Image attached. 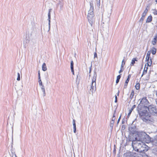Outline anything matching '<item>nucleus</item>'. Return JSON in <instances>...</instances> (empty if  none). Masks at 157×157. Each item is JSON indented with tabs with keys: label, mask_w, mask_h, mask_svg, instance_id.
<instances>
[{
	"label": "nucleus",
	"mask_w": 157,
	"mask_h": 157,
	"mask_svg": "<svg viewBox=\"0 0 157 157\" xmlns=\"http://www.w3.org/2000/svg\"><path fill=\"white\" fill-rule=\"evenodd\" d=\"M148 108L147 106L143 107L139 113L141 119L144 122H148L151 120V115L148 111Z\"/></svg>",
	"instance_id": "f257e3e1"
},
{
	"label": "nucleus",
	"mask_w": 157,
	"mask_h": 157,
	"mask_svg": "<svg viewBox=\"0 0 157 157\" xmlns=\"http://www.w3.org/2000/svg\"><path fill=\"white\" fill-rule=\"evenodd\" d=\"M137 135L140 137V140H143L145 143H149L151 142V138L145 132H140L138 133Z\"/></svg>",
	"instance_id": "f03ea898"
},
{
	"label": "nucleus",
	"mask_w": 157,
	"mask_h": 157,
	"mask_svg": "<svg viewBox=\"0 0 157 157\" xmlns=\"http://www.w3.org/2000/svg\"><path fill=\"white\" fill-rule=\"evenodd\" d=\"M139 140H137L136 137L135 138V140H133L132 142V145L134 149L137 151H138L139 150L143 142L141 140H140V137L139 138Z\"/></svg>",
	"instance_id": "7ed1b4c3"
},
{
	"label": "nucleus",
	"mask_w": 157,
	"mask_h": 157,
	"mask_svg": "<svg viewBox=\"0 0 157 157\" xmlns=\"http://www.w3.org/2000/svg\"><path fill=\"white\" fill-rule=\"evenodd\" d=\"M151 52L150 51H148L147 53L145 59V62H146V64L147 65V66L150 67L152 64V60L151 58L150 57Z\"/></svg>",
	"instance_id": "20e7f679"
},
{
	"label": "nucleus",
	"mask_w": 157,
	"mask_h": 157,
	"mask_svg": "<svg viewBox=\"0 0 157 157\" xmlns=\"http://www.w3.org/2000/svg\"><path fill=\"white\" fill-rule=\"evenodd\" d=\"M138 152L141 153H145L148 150V147L143 142Z\"/></svg>",
	"instance_id": "39448f33"
},
{
	"label": "nucleus",
	"mask_w": 157,
	"mask_h": 157,
	"mask_svg": "<svg viewBox=\"0 0 157 157\" xmlns=\"http://www.w3.org/2000/svg\"><path fill=\"white\" fill-rule=\"evenodd\" d=\"M147 107L150 114H155L157 113V108L155 106L150 105Z\"/></svg>",
	"instance_id": "423d86ee"
},
{
	"label": "nucleus",
	"mask_w": 157,
	"mask_h": 157,
	"mask_svg": "<svg viewBox=\"0 0 157 157\" xmlns=\"http://www.w3.org/2000/svg\"><path fill=\"white\" fill-rule=\"evenodd\" d=\"M90 9L92 10V14H90V13H89L87 15V17L88 21H89L90 23V24H92L94 20V16L93 15L94 7L92 6H91V5Z\"/></svg>",
	"instance_id": "0eeeda50"
},
{
	"label": "nucleus",
	"mask_w": 157,
	"mask_h": 157,
	"mask_svg": "<svg viewBox=\"0 0 157 157\" xmlns=\"http://www.w3.org/2000/svg\"><path fill=\"white\" fill-rule=\"evenodd\" d=\"M96 79H93L91 82V84L90 86V90L92 92V94L94 91H95L96 90Z\"/></svg>",
	"instance_id": "6e6552de"
},
{
	"label": "nucleus",
	"mask_w": 157,
	"mask_h": 157,
	"mask_svg": "<svg viewBox=\"0 0 157 157\" xmlns=\"http://www.w3.org/2000/svg\"><path fill=\"white\" fill-rule=\"evenodd\" d=\"M148 104L149 101L146 97L143 98L140 102V104L143 105V107L146 106V105H148Z\"/></svg>",
	"instance_id": "1a4fd4ad"
},
{
	"label": "nucleus",
	"mask_w": 157,
	"mask_h": 157,
	"mask_svg": "<svg viewBox=\"0 0 157 157\" xmlns=\"http://www.w3.org/2000/svg\"><path fill=\"white\" fill-rule=\"evenodd\" d=\"M157 42V33L155 36L153 40L152 41V44L153 45H155L156 44Z\"/></svg>",
	"instance_id": "9d476101"
},
{
	"label": "nucleus",
	"mask_w": 157,
	"mask_h": 157,
	"mask_svg": "<svg viewBox=\"0 0 157 157\" xmlns=\"http://www.w3.org/2000/svg\"><path fill=\"white\" fill-rule=\"evenodd\" d=\"M71 68L72 73L73 75H74V63L72 61H71Z\"/></svg>",
	"instance_id": "9b49d317"
},
{
	"label": "nucleus",
	"mask_w": 157,
	"mask_h": 157,
	"mask_svg": "<svg viewBox=\"0 0 157 157\" xmlns=\"http://www.w3.org/2000/svg\"><path fill=\"white\" fill-rule=\"evenodd\" d=\"M156 51L157 49L156 48L152 47L150 52H151L153 55H155L156 53Z\"/></svg>",
	"instance_id": "f8f14e48"
},
{
	"label": "nucleus",
	"mask_w": 157,
	"mask_h": 157,
	"mask_svg": "<svg viewBox=\"0 0 157 157\" xmlns=\"http://www.w3.org/2000/svg\"><path fill=\"white\" fill-rule=\"evenodd\" d=\"M152 17L151 15H150L148 17L146 21V23H149L152 20Z\"/></svg>",
	"instance_id": "ddd939ff"
},
{
	"label": "nucleus",
	"mask_w": 157,
	"mask_h": 157,
	"mask_svg": "<svg viewBox=\"0 0 157 157\" xmlns=\"http://www.w3.org/2000/svg\"><path fill=\"white\" fill-rule=\"evenodd\" d=\"M138 157H148V156L145 153H140Z\"/></svg>",
	"instance_id": "4468645a"
},
{
	"label": "nucleus",
	"mask_w": 157,
	"mask_h": 157,
	"mask_svg": "<svg viewBox=\"0 0 157 157\" xmlns=\"http://www.w3.org/2000/svg\"><path fill=\"white\" fill-rule=\"evenodd\" d=\"M137 58H134L132 59L130 64L131 66H133L134 65L135 63V61H137Z\"/></svg>",
	"instance_id": "2eb2a0df"
},
{
	"label": "nucleus",
	"mask_w": 157,
	"mask_h": 157,
	"mask_svg": "<svg viewBox=\"0 0 157 157\" xmlns=\"http://www.w3.org/2000/svg\"><path fill=\"white\" fill-rule=\"evenodd\" d=\"M42 69L44 71H45L47 70V68L46 66V64L45 63H44L43 64Z\"/></svg>",
	"instance_id": "dca6fc26"
},
{
	"label": "nucleus",
	"mask_w": 157,
	"mask_h": 157,
	"mask_svg": "<svg viewBox=\"0 0 157 157\" xmlns=\"http://www.w3.org/2000/svg\"><path fill=\"white\" fill-rule=\"evenodd\" d=\"M135 87L136 90H139L140 88V84L139 83H136L135 86Z\"/></svg>",
	"instance_id": "f3484780"
},
{
	"label": "nucleus",
	"mask_w": 157,
	"mask_h": 157,
	"mask_svg": "<svg viewBox=\"0 0 157 157\" xmlns=\"http://www.w3.org/2000/svg\"><path fill=\"white\" fill-rule=\"evenodd\" d=\"M121 75L120 74L117 76V78L116 80V83H117L119 82V80L120 79L121 77Z\"/></svg>",
	"instance_id": "a211bd4d"
},
{
	"label": "nucleus",
	"mask_w": 157,
	"mask_h": 157,
	"mask_svg": "<svg viewBox=\"0 0 157 157\" xmlns=\"http://www.w3.org/2000/svg\"><path fill=\"white\" fill-rule=\"evenodd\" d=\"M153 143L154 145L157 146V136L153 141Z\"/></svg>",
	"instance_id": "6ab92c4d"
},
{
	"label": "nucleus",
	"mask_w": 157,
	"mask_h": 157,
	"mask_svg": "<svg viewBox=\"0 0 157 157\" xmlns=\"http://www.w3.org/2000/svg\"><path fill=\"white\" fill-rule=\"evenodd\" d=\"M131 74H129L128 75V78L125 82L126 83L127 82L128 83L129 82L130 78L131 77Z\"/></svg>",
	"instance_id": "aec40b11"
},
{
	"label": "nucleus",
	"mask_w": 157,
	"mask_h": 157,
	"mask_svg": "<svg viewBox=\"0 0 157 157\" xmlns=\"http://www.w3.org/2000/svg\"><path fill=\"white\" fill-rule=\"evenodd\" d=\"M134 90H132L131 93V94L130 95V98H132L134 96Z\"/></svg>",
	"instance_id": "412c9836"
},
{
	"label": "nucleus",
	"mask_w": 157,
	"mask_h": 157,
	"mask_svg": "<svg viewBox=\"0 0 157 157\" xmlns=\"http://www.w3.org/2000/svg\"><path fill=\"white\" fill-rule=\"evenodd\" d=\"M146 15H145L144 14H143V13L142 14V17L140 18V21H143Z\"/></svg>",
	"instance_id": "4be33fe9"
},
{
	"label": "nucleus",
	"mask_w": 157,
	"mask_h": 157,
	"mask_svg": "<svg viewBox=\"0 0 157 157\" xmlns=\"http://www.w3.org/2000/svg\"><path fill=\"white\" fill-rule=\"evenodd\" d=\"M133 110V108H132L131 109L129 110V113H128V117L130 116V114H131L132 111Z\"/></svg>",
	"instance_id": "5701e85b"
},
{
	"label": "nucleus",
	"mask_w": 157,
	"mask_h": 157,
	"mask_svg": "<svg viewBox=\"0 0 157 157\" xmlns=\"http://www.w3.org/2000/svg\"><path fill=\"white\" fill-rule=\"evenodd\" d=\"M148 66H147V65L145 64L144 70H145V71H147V70L148 69Z\"/></svg>",
	"instance_id": "b1692460"
},
{
	"label": "nucleus",
	"mask_w": 157,
	"mask_h": 157,
	"mask_svg": "<svg viewBox=\"0 0 157 157\" xmlns=\"http://www.w3.org/2000/svg\"><path fill=\"white\" fill-rule=\"evenodd\" d=\"M147 71H145V70H144L143 72V74L141 75V77H142L144 75H145L147 74Z\"/></svg>",
	"instance_id": "393cba45"
},
{
	"label": "nucleus",
	"mask_w": 157,
	"mask_h": 157,
	"mask_svg": "<svg viewBox=\"0 0 157 157\" xmlns=\"http://www.w3.org/2000/svg\"><path fill=\"white\" fill-rule=\"evenodd\" d=\"M17 80L19 81L20 80V75L19 73H17Z\"/></svg>",
	"instance_id": "a878e982"
},
{
	"label": "nucleus",
	"mask_w": 157,
	"mask_h": 157,
	"mask_svg": "<svg viewBox=\"0 0 157 157\" xmlns=\"http://www.w3.org/2000/svg\"><path fill=\"white\" fill-rule=\"evenodd\" d=\"M153 13L155 15H157V10L155 9L154 10Z\"/></svg>",
	"instance_id": "bb28decb"
},
{
	"label": "nucleus",
	"mask_w": 157,
	"mask_h": 157,
	"mask_svg": "<svg viewBox=\"0 0 157 157\" xmlns=\"http://www.w3.org/2000/svg\"><path fill=\"white\" fill-rule=\"evenodd\" d=\"M39 85L40 86H42V81L40 79H40H39Z\"/></svg>",
	"instance_id": "cd10ccee"
},
{
	"label": "nucleus",
	"mask_w": 157,
	"mask_h": 157,
	"mask_svg": "<svg viewBox=\"0 0 157 157\" xmlns=\"http://www.w3.org/2000/svg\"><path fill=\"white\" fill-rule=\"evenodd\" d=\"M147 11H148V10H147V9H146L144 11V13H143L144 14L146 15V14H147Z\"/></svg>",
	"instance_id": "c85d7f7f"
},
{
	"label": "nucleus",
	"mask_w": 157,
	"mask_h": 157,
	"mask_svg": "<svg viewBox=\"0 0 157 157\" xmlns=\"http://www.w3.org/2000/svg\"><path fill=\"white\" fill-rule=\"evenodd\" d=\"M115 119V116L114 115V114H113V117L112 118V120L113 121H114Z\"/></svg>",
	"instance_id": "c756f323"
},
{
	"label": "nucleus",
	"mask_w": 157,
	"mask_h": 157,
	"mask_svg": "<svg viewBox=\"0 0 157 157\" xmlns=\"http://www.w3.org/2000/svg\"><path fill=\"white\" fill-rule=\"evenodd\" d=\"M128 83H127V82L126 83V82H125L124 83V88H126L127 87V85H128Z\"/></svg>",
	"instance_id": "7c9ffc66"
},
{
	"label": "nucleus",
	"mask_w": 157,
	"mask_h": 157,
	"mask_svg": "<svg viewBox=\"0 0 157 157\" xmlns=\"http://www.w3.org/2000/svg\"><path fill=\"white\" fill-rule=\"evenodd\" d=\"M123 62H124V60H123L122 61V64L121 66V69H122L123 68Z\"/></svg>",
	"instance_id": "2f4dec72"
},
{
	"label": "nucleus",
	"mask_w": 157,
	"mask_h": 157,
	"mask_svg": "<svg viewBox=\"0 0 157 157\" xmlns=\"http://www.w3.org/2000/svg\"><path fill=\"white\" fill-rule=\"evenodd\" d=\"M38 76L39 79H40V72L39 71L38 72Z\"/></svg>",
	"instance_id": "473e14b6"
},
{
	"label": "nucleus",
	"mask_w": 157,
	"mask_h": 157,
	"mask_svg": "<svg viewBox=\"0 0 157 157\" xmlns=\"http://www.w3.org/2000/svg\"><path fill=\"white\" fill-rule=\"evenodd\" d=\"M94 58H95L96 57H97V54L96 52H95L94 53Z\"/></svg>",
	"instance_id": "72a5a7b5"
},
{
	"label": "nucleus",
	"mask_w": 157,
	"mask_h": 157,
	"mask_svg": "<svg viewBox=\"0 0 157 157\" xmlns=\"http://www.w3.org/2000/svg\"><path fill=\"white\" fill-rule=\"evenodd\" d=\"M115 102H117V96L116 95H115Z\"/></svg>",
	"instance_id": "f704fd0d"
},
{
	"label": "nucleus",
	"mask_w": 157,
	"mask_h": 157,
	"mask_svg": "<svg viewBox=\"0 0 157 157\" xmlns=\"http://www.w3.org/2000/svg\"><path fill=\"white\" fill-rule=\"evenodd\" d=\"M123 71V70L121 69V70L119 71V73H121V72Z\"/></svg>",
	"instance_id": "c9c22d12"
},
{
	"label": "nucleus",
	"mask_w": 157,
	"mask_h": 157,
	"mask_svg": "<svg viewBox=\"0 0 157 157\" xmlns=\"http://www.w3.org/2000/svg\"><path fill=\"white\" fill-rule=\"evenodd\" d=\"M120 119H121V116L119 117V118L117 122V123H119V122H120Z\"/></svg>",
	"instance_id": "e433bc0d"
},
{
	"label": "nucleus",
	"mask_w": 157,
	"mask_h": 157,
	"mask_svg": "<svg viewBox=\"0 0 157 157\" xmlns=\"http://www.w3.org/2000/svg\"><path fill=\"white\" fill-rule=\"evenodd\" d=\"M48 18H50V12H49V13H48Z\"/></svg>",
	"instance_id": "4c0bfd02"
},
{
	"label": "nucleus",
	"mask_w": 157,
	"mask_h": 157,
	"mask_svg": "<svg viewBox=\"0 0 157 157\" xmlns=\"http://www.w3.org/2000/svg\"><path fill=\"white\" fill-rule=\"evenodd\" d=\"M73 125L74 128H76V126L75 124H73Z\"/></svg>",
	"instance_id": "58836bf2"
},
{
	"label": "nucleus",
	"mask_w": 157,
	"mask_h": 157,
	"mask_svg": "<svg viewBox=\"0 0 157 157\" xmlns=\"http://www.w3.org/2000/svg\"><path fill=\"white\" fill-rule=\"evenodd\" d=\"M74 133H75L76 132V128H74Z\"/></svg>",
	"instance_id": "ea45409f"
},
{
	"label": "nucleus",
	"mask_w": 157,
	"mask_h": 157,
	"mask_svg": "<svg viewBox=\"0 0 157 157\" xmlns=\"http://www.w3.org/2000/svg\"><path fill=\"white\" fill-rule=\"evenodd\" d=\"M75 124V120H73V124Z\"/></svg>",
	"instance_id": "a19ab883"
},
{
	"label": "nucleus",
	"mask_w": 157,
	"mask_h": 157,
	"mask_svg": "<svg viewBox=\"0 0 157 157\" xmlns=\"http://www.w3.org/2000/svg\"><path fill=\"white\" fill-rule=\"evenodd\" d=\"M125 63L124 61L123 62V64H124V65L125 64Z\"/></svg>",
	"instance_id": "79ce46f5"
},
{
	"label": "nucleus",
	"mask_w": 157,
	"mask_h": 157,
	"mask_svg": "<svg viewBox=\"0 0 157 157\" xmlns=\"http://www.w3.org/2000/svg\"><path fill=\"white\" fill-rule=\"evenodd\" d=\"M151 71H149V76L150 75V73H151Z\"/></svg>",
	"instance_id": "37998d69"
},
{
	"label": "nucleus",
	"mask_w": 157,
	"mask_h": 157,
	"mask_svg": "<svg viewBox=\"0 0 157 157\" xmlns=\"http://www.w3.org/2000/svg\"><path fill=\"white\" fill-rule=\"evenodd\" d=\"M156 96H157V91H156Z\"/></svg>",
	"instance_id": "c03bdc74"
},
{
	"label": "nucleus",
	"mask_w": 157,
	"mask_h": 157,
	"mask_svg": "<svg viewBox=\"0 0 157 157\" xmlns=\"http://www.w3.org/2000/svg\"><path fill=\"white\" fill-rule=\"evenodd\" d=\"M155 2H156L157 3V0H155Z\"/></svg>",
	"instance_id": "a18cd8bd"
},
{
	"label": "nucleus",
	"mask_w": 157,
	"mask_h": 157,
	"mask_svg": "<svg viewBox=\"0 0 157 157\" xmlns=\"http://www.w3.org/2000/svg\"><path fill=\"white\" fill-rule=\"evenodd\" d=\"M97 0V1L98 0ZM99 0V2H100V0Z\"/></svg>",
	"instance_id": "49530a36"
}]
</instances>
